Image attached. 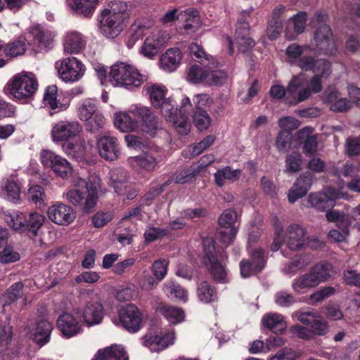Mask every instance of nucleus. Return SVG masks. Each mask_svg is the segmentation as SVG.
Returning a JSON list of instances; mask_svg holds the SVG:
<instances>
[{
  "label": "nucleus",
  "instance_id": "36",
  "mask_svg": "<svg viewBox=\"0 0 360 360\" xmlns=\"http://www.w3.org/2000/svg\"><path fill=\"white\" fill-rule=\"evenodd\" d=\"M311 184L312 179L310 174L301 175L289 191L288 195L289 202L293 203L304 196L310 188Z\"/></svg>",
  "mask_w": 360,
  "mask_h": 360
},
{
  "label": "nucleus",
  "instance_id": "37",
  "mask_svg": "<svg viewBox=\"0 0 360 360\" xmlns=\"http://www.w3.org/2000/svg\"><path fill=\"white\" fill-rule=\"evenodd\" d=\"M91 360H128V356L120 345H112L98 349Z\"/></svg>",
  "mask_w": 360,
  "mask_h": 360
},
{
  "label": "nucleus",
  "instance_id": "10",
  "mask_svg": "<svg viewBox=\"0 0 360 360\" xmlns=\"http://www.w3.org/2000/svg\"><path fill=\"white\" fill-rule=\"evenodd\" d=\"M77 115L81 121L85 122L86 130L91 132L103 128L105 123V117L91 99L83 100L77 103Z\"/></svg>",
  "mask_w": 360,
  "mask_h": 360
},
{
  "label": "nucleus",
  "instance_id": "32",
  "mask_svg": "<svg viewBox=\"0 0 360 360\" xmlns=\"http://www.w3.org/2000/svg\"><path fill=\"white\" fill-rule=\"evenodd\" d=\"M129 176L123 167H114L109 172V185L117 195H123L129 187Z\"/></svg>",
  "mask_w": 360,
  "mask_h": 360
},
{
  "label": "nucleus",
  "instance_id": "42",
  "mask_svg": "<svg viewBox=\"0 0 360 360\" xmlns=\"http://www.w3.org/2000/svg\"><path fill=\"white\" fill-rule=\"evenodd\" d=\"M180 20L184 22V29L189 34L195 32L201 26L198 12L193 8L181 11Z\"/></svg>",
  "mask_w": 360,
  "mask_h": 360
},
{
  "label": "nucleus",
  "instance_id": "43",
  "mask_svg": "<svg viewBox=\"0 0 360 360\" xmlns=\"http://www.w3.org/2000/svg\"><path fill=\"white\" fill-rule=\"evenodd\" d=\"M311 127H307L300 130L296 137L304 143V151L307 155L314 154L317 148V139L313 134Z\"/></svg>",
  "mask_w": 360,
  "mask_h": 360
},
{
  "label": "nucleus",
  "instance_id": "17",
  "mask_svg": "<svg viewBox=\"0 0 360 360\" xmlns=\"http://www.w3.org/2000/svg\"><path fill=\"white\" fill-rule=\"evenodd\" d=\"M82 131V126L76 120H63L53 124L51 137L54 143L70 141Z\"/></svg>",
  "mask_w": 360,
  "mask_h": 360
},
{
  "label": "nucleus",
  "instance_id": "27",
  "mask_svg": "<svg viewBox=\"0 0 360 360\" xmlns=\"http://www.w3.org/2000/svg\"><path fill=\"white\" fill-rule=\"evenodd\" d=\"M297 64L302 70H312L315 73L314 77H319L321 82V78L328 76L330 72V63L323 59L314 60L311 56H303L297 62Z\"/></svg>",
  "mask_w": 360,
  "mask_h": 360
},
{
  "label": "nucleus",
  "instance_id": "30",
  "mask_svg": "<svg viewBox=\"0 0 360 360\" xmlns=\"http://www.w3.org/2000/svg\"><path fill=\"white\" fill-rule=\"evenodd\" d=\"M265 265L264 252L257 249L251 254V262L241 261L240 263V275L248 278L255 273L259 272Z\"/></svg>",
  "mask_w": 360,
  "mask_h": 360
},
{
  "label": "nucleus",
  "instance_id": "35",
  "mask_svg": "<svg viewBox=\"0 0 360 360\" xmlns=\"http://www.w3.org/2000/svg\"><path fill=\"white\" fill-rule=\"evenodd\" d=\"M53 330V325L46 320H41L30 331L33 341L40 347L47 344Z\"/></svg>",
  "mask_w": 360,
  "mask_h": 360
},
{
  "label": "nucleus",
  "instance_id": "4",
  "mask_svg": "<svg viewBox=\"0 0 360 360\" xmlns=\"http://www.w3.org/2000/svg\"><path fill=\"white\" fill-rule=\"evenodd\" d=\"M110 82L113 86L124 87L129 90L139 88L147 81L143 75L133 65L127 62H117L110 67Z\"/></svg>",
  "mask_w": 360,
  "mask_h": 360
},
{
  "label": "nucleus",
  "instance_id": "29",
  "mask_svg": "<svg viewBox=\"0 0 360 360\" xmlns=\"http://www.w3.org/2000/svg\"><path fill=\"white\" fill-rule=\"evenodd\" d=\"M155 311L162 316L171 325L180 324L186 319L185 311L177 306L160 302L156 305Z\"/></svg>",
  "mask_w": 360,
  "mask_h": 360
},
{
  "label": "nucleus",
  "instance_id": "5",
  "mask_svg": "<svg viewBox=\"0 0 360 360\" xmlns=\"http://www.w3.org/2000/svg\"><path fill=\"white\" fill-rule=\"evenodd\" d=\"M38 80L31 72L22 71L13 75L4 87L6 94L19 101L31 98L38 89Z\"/></svg>",
  "mask_w": 360,
  "mask_h": 360
},
{
  "label": "nucleus",
  "instance_id": "31",
  "mask_svg": "<svg viewBox=\"0 0 360 360\" xmlns=\"http://www.w3.org/2000/svg\"><path fill=\"white\" fill-rule=\"evenodd\" d=\"M234 40L241 52H247L254 46L255 41L250 36V25L247 21L238 22Z\"/></svg>",
  "mask_w": 360,
  "mask_h": 360
},
{
  "label": "nucleus",
  "instance_id": "61",
  "mask_svg": "<svg viewBox=\"0 0 360 360\" xmlns=\"http://www.w3.org/2000/svg\"><path fill=\"white\" fill-rule=\"evenodd\" d=\"M143 345L151 352H160L164 350L160 336L152 333H148L143 338Z\"/></svg>",
  "mask_w": 360,
  "mask_h": 360
},
{
  "label": "nucleus",
  "instance_id": "51",
  "mask_svg": "<svg viewBox=\"0 0 360 360\" xmlns=\"http://www.w3.org/2000/svg\"><path fill=\"white\" fill-rule=\"evenodd\" d=\"M147 27L141 22H136L131 25L127 34L126 45L131 49L135 44L143 36H146Z\"/></svg>",
  "mask_w": 360,
  "mask_h": 360
},
{
  "label": "nucleus",
  "instance_id": "52",
  "mask_svg": "<svg viewBox=\"0 0 360 360\" xmlns=\"http://www.w3.org/2000/svg\"><path fill=\"white\" fill-rule=\"evenodd\" d=\"M215 141V137L212 135L207 136L202 141L198 143H195L188 147L187 150L183 151L185 158H192L200 155L205 150L212 146Z\"/></svg>",
  "mask_w": 360,
  "mask_h": 360
},
{
  "label": "nucleus",
  "instance_id": "18",
  "mask_svg": "<svg viewBox=\"0 0 360 360\" xmlns=\"http://www.w3.org/2000/svg\"><path fill=\"white\" fill-rule=\"evenodd\" d=\"M79 314L80 309H76L72 312H64L59 316L56 326L62 336L71 338L82 333V325L79 321Z\"/></svg>",
  "mask_w": 360,
  "mask_h": 360
},
{
  "label": "nucleus",
  "instance_id": "24",
  "mask_svg": "<svg viewBox=\"0 0 360 360\" xmlns=\"http://www.w3.org/2000/svg\"><path fill=\"white\" fill-rule=\"evenodd\" d=\"M103 317V306L97 298L86 302L83 311H80L79 314V319H82L83 322L87 326H92L101 323Z\"/></svg>",
  "mask_w": 360,
  "mask_h": 360
},
{
  "label": "nucleus",
  "instance_id": "26",
  "mask_svg": "<svg viewBox=\"0 0 360 360\" xmlns=\"http://www.w3.org/2000/svg\"><path fill=\"white\" fill-rule=\"evenodd\" d=\"M92 148L93 146L82 138L65 141L62 145L63 151L77 161L84 160L91 153Z\"/></svg>",
  "mask_w": 360,
  "mask_h": 360
},
{
  "label": "nucleus",
  "instance_id": "48",
  "mask_svg": "<svg viewBox=\"0 0 360 360\" xmlns=\"http://www.w3.org/2000/svg\"><path fill=\"white\" fill-rule=\"evenodd\" d=\"M197 297L200 302L208 304L217 300V293L209 282L202 281L197 287Z\"/></svg>",
  "mask_w": 360,
  "mask_h": 360
},
{
  "label": "nucleus",
  "instance_id": "34",
  "mask_svg": "<svg viewBox=\"0 0 360 360\" xmlns=\"http://www.w3.org/2000/svg\"><path fill=\"white\" fill-rule=\"evenodd\" d=\"M182 60V53L178 48L167 49L160 58V68L166 72H173L179 67Z\"/></svg>",
  "mask_w": 360,
  "mask_h": 360
},
{
  "label": "nucleus",
  "instance_id": "3",
  "mask_svg": "<svg viewBox=\"0 0 360 360\" xmlns=\"http://www.w3.org/2000/svg\"><path fill=\"white\" fill-rule=\"evenodd\" d=\"M99 186L100 179L96 176H92L88 182L78 177L73 181L72 187L66 192V200L79 207L82 212L90 213L97 204Z\"/></svg>",
  "mask_w": 360,
  "mask_h": 360
},
{
  "label": "nucleus",
  "instance_id": "28",
  "mask_svg": "<svg viewBox=\"0 0 360 360\" xmlns=\"http://www.w3.org/2000/svg\"><path fill=\"white\" fill-rule=\"evenodd\" d=\"M86 40L84 35L76 31L66 32L63 38V51L68 54H77L84 50Z\"/></svg>",
  "mask_w": 360,
  "mask_h": 360
},
{
  "label": "nucleus",
  "instance_id": "41",
  "mask_svg": "<svg viewBox=\"0 0 360 360\" xmlns=\"http://www.w3.org/2000/svg\"><path fill=\"white\" fill-rule=\"evenodd\" d=\"M262 323L274 333H282L287 328V323L282 314L269 313L263 316Z\"/></svg>",
  "mask_w": 360,
  "mask_h": 360
},
{
  "label": "nucleus",
  "instance_id": "9",
  "mask_svg": "<svg viewBox=\"0 0 360 360\" xmlns=\"http://www.w3.org/2000/svg\"><path fill=\"white\" fill-rule=\"evenodd\" d=\"M163 151L157 146H151L142 150L141 154L127 158L128 165L135 172H152L162 158Z\"/></svg>",
  "mask_w": 360,
  "mask_h": 360
},
{
  "label": "nucleus",
  "instance_id": "45",
  "mask_svg": "<svg viewBox=\"0 0 360 360\" xmlns=\"http://www.w3.org/2000/svg\"><path fill=\"white\" fill-rule=\"evenodd\" d=\"M163 292L171 300L183 303H186L188 300L187 290L173 281H168L165 283Z\"/></svg>",
  "mask_w": 360,
  "mask_h": 360
},
{
  "label": "nucleus",
  "instance_id": "44",
  "mask_svg": "<svg viewBox=\"0 0 360 360\" xmlns=\"http://www.w3.org/2000/svg\"><path fill=\"white\" fill-rule=\"evenodd\" d=\"M114 125L122 132L137 131V122L134 121L129 112L118 111L114 114Z\"/></svg>",
  "mask_w": 360,
  "mask_h": 360
},
{
  "label": "nucleus",
  "instance_id": "46",
  "mask_svg": "<svg viewBox=\"0 0 360 360\" xmlns=\"http://www.w3.org/2000/svg\"><path fill=\"white\" fill-rule=\"evenodd\" d=\"M241 170L239 169H232L231 167L226 166L218 169L214 174V182L218 186H223L226 184V181H237L241 176Z\"/></svg>",
  "mask_w": 360,
  "mask_h": 360
},
{
  "label": "nucleus",
  "instance_id": "55",
  "mask_svg": "<svg viewBox=\"0 0 360 360\" xmlns=\"http://www.w3.org/2000/svg\"><path fill=\"white\" fill-rule=\"evenodd\" d=\"M238 215L234 210L229 209L223 212L219 218L220 229L237 228L236 223Z\"/></svg>",
  "mask_w": 360,
  "mask_h": 360
},
{
  "label": "nucleus",
  "instance_id": "58",
  "mask_svg": "<svg viewBox=\"0 0 360 360\" xmlns=\"http://www.w3.org/2000/svg\"><path fill=\"white\" fill-rule=\"evenodd\" d=\"M217 64L215 60L214 65H208V74L205 80V84L207 85H218L224 82L227 78V75L222 70H211L210 68L214 67Z\"/></svg>",
  "mask_w": 360,
  "mask_h": 360
},
{
  "label": "nucleus",
  "instance_id": "11",
  "mask_svg": "<svg viewBox=\"0 0 360 360\" xmlns=\"http://www.w3.org/2000/svg\"><path fill=\"white\" fill-rule=\"evenodd\" d=\"M55 68L60 79L66 83L79 81L86 72L85 65L75 57H67L57 60Z\"/></svg>",
  "mask_w": 360,
  "mask_h": 360
},
{
  "label": "nucleus",
  "instance_id": "13",
  "mask_svg": "<svg viewBox=\"0 0 360 360\" xmlns=\"http://www.w3.org/2000/svg\"><path fill=\"white\" fill-rule=\"evenodd\" d=\"M56 34L38 25L31 26L24 34V39L29 46L39 51L50 49L53 46Z\"/></svg>",
  "mask_w": 360,
  "mask_h": 360
},
{
  "label": "nucleus",
  "instance_id": "12",
  "mask_svg": "<svg viewBox=\"0 0 360 360\" xmlns=\"http://www.w3.org/2000/svg\"><path fill=\"white\" fill-rule=\"evenodd\" d=\"M39 159L45 168L51 169L57 176L61 179H66L73 173L70 162L52 150H41Z\"/></svg>",
  "mask_w": 360,
  "mask_h": 360
},
{
  "label": "nucleus",
  "instance_id": "38",
  "mask_svg": "<svg viewBox=\"0 0 360 360\" xmlns=\"http://www.w3.org/2000/svg\"><path fill=\"white\" fill-rule=\"evenodd\" d=\"M101 12L116 18L126 23L129 18L128 5L122 1L115 0L110 1Z\"/></svg>",
  "mask_w": 360,
  "mask_h": 360
},
{
  "label": "nucleus",
  "instance_id": "62",
  "mask_svg": "<svg viewBox=\"0 0 360 360\" xmlns=\"http://www.w3.org/2000/svg\"><path fill=\"white\" fill-rule=\"evenodd\" d=\"M193 119L194 124L200 131L207 129L210 125V117L205 110L194 111Z\"/></svg>",
  "mask_w": 360,
  "mask_h": 360
},
{
  "label": "nucleus",
  "instance_id": "1",
  "mask_svg": "<svg viewBox=\"0 0 360 360\" xmlns=\"http://www.w3.org/2000/svg\"><path fill=\"white\" fill-rule=\"evenodd\" d=\"M149 95L151 104L156 108H160V112L167 122L172 123L178 134L186 135L190 131L191 124L188 121V115L192 103L188 96L184 97L181 101L179 109L174 108V101L167 98V88L158 84H153L146 88Z\"/></svg>",
  "mask_w": 360,
  "mask_h": 360
},
{
  "label": "nucleus",
  "instance_id": "64",
  "mask_svg": "<svg viewBox=\"0 0 360 360\" xmlns=\"http://www.w3.org/2000/svg\"><path fill=\"white\" fill-rule=\"evenodd\" d=\"M299 352L289 347L278 350L269 360H297L300 357Z\"/></svg>",
  "mask_w": 360,
  "mask_h": 360
},
{
  "label": "nucleus",
  "instance_id": "56",
  "mask_svg": "<svg viewBox=\"0 0 360 360\" xmlns=\"http://www.w3.org/2000/svg\"><path fill=\"white\" fill-rule=\"evenodd\" d=\"M196 175L197 173L191 166L188 169L174 173L165 184L168 185L172 181L176 184H186L191 181Z\"/></svg>",
  "mask_w": 360,
  "mask_h": 360
},
{
  "label": "nucleus",
  "instance_id": "60",
  "mask_svg": "<svg viewBox=\"0 0 360 360\" xmlns=\"http://www.w3.org/2000/svg\"><path fill=\"white\" fill-rule=\"evenodd\" d=\"M169 262L165 259L155 260L152 265V272L158 281L165 278L167 274Z\"/></svg>",
  "mask_w": 360,
  "mask_h": 360
},
{
  "label": "nucleus",
  "instance_id": "53",
  "mask_svg": "<svg viewBox=\"0 0 360 360\" xmlns=\"http://www.w3.org/2000/svg\"><path fill=\"white\" fill-rule=\"evenodd\" d=\"M23 285L18 282L12 285L1 297L3 311H6V307L17 300L22 295Z\"/></svg>",
  "mask_w": 360,
  "mask_h": 360
},
{
  "label": "nucleus",
  "instance_id": "15",
  "mask_svg": "<svg viewBox=\"0 0 360 360\" xmlns=\"http://www.w3.org/2000/svg\"><path fill=\"white\" fill-rule=\"evenodd\" d=\"M129 112L134 117V121L137 122V131L154 135L158 128V117L151 111L149 107L141 104H135L129 109Z\"/></svg>",
  "mask_w": 360,
  "mask_h": 360
},
{
  "label": "nucleus",
  "instance_id": "14",
  "mask_svg": "<svg viewBox=\"0 0 360 360\" xmlns=\"http://www.w3.org/2000/svg\"><path fill=\"white\" fill-rule=\"evenodd\" d=\"M169 39L170 36L166 31L151 32L146 36L139 49V53L148 59L153 60L167 44Z\"/></svg>",
  "mask_w": 360,
  "mask_h": 360
},
{
  "label": "nucleus",
  "instance_id": "39",
  "mask_svg": "<svg viewBox=\"0 0 360 360\" xmlns=\"http://www.w3.org/2000/svg\"><path fill=\"white\" fill-rule=\"evenodd\" d=\"M99 0H67L68 8L75 13L91 17L94 13Z\"/></svg>",
  "mask_w": 360,
  "mask_h": 360
},
{
  "label": "nucleus",
  "instance_id": "57",
  "mask_svg": "<svg viewBox=\"0 0 360 360\" xmlns=\"http://www.w3.org/2000/svg\"><path fill=\"white\" fill-rule=\"evenodd\" d=\"M24 41L25 40L23 35L18 39L8 44L4 49L6 55L11 57L22 55L25 51V44Z\"/></svg>",
  "mask_w": 360,
  "mask_h": 360
},
{
  "label": "nucleus",
  "instance_id": "50",
  "mask_svg": "<svg viewBox=\"0 0 360 360\" xmlns=\"http://www.w3.org/2000/svg\"><path fill=\"white\" fill-rule=\"evenodd\" d=\"M21 188L19 184L13 179L6 180L1 186V196L10 201L20 198Z\"/></svg>",
  "mask_w": 360,
  "mask_h": 360
},
{
  "label": "nucleus",
  "instance_id": "22",
  "mask_svg": "<svg viewBox=\"0 0 360 360\" xmlns=\"http://www.w3.org/2000/svg\"><path fill=\"white\" fill-rule=\"evenodd\" d=\"M120 321L124 328L136 333L142 327L143 314L134 304H128L120 312Z\"/></svg>",
  "mask_w": 360,
  "mask_h": 360
},
{
  "label": "nucleus",
  "instance_id": "6",
  "mask_svg": "<svg viewBox=\"0 0 360 360\" xmlns=\"http://www.w3.org/2000/svg\"><path fill=\"white\" fill-rule=\"evenodd\" d=\"M205 250L204 264L214 279L219 282L226 281L227 271L224 262L227 259V255L221 248H217L214 240L211 238H205L203 240Z\"/></svg>",
  "mask_w": 360,
  "mask_h": 360
},
{
  "label": "nucleus",
  "instance_id": "33",
  "mask_svg": "<svg viewBox=\"0 0 360 360\" xmlns=\"http://www.w3.org/2000/svg\"><path fill=\"white\" fill-rule=\"evenodd\" d=\"M322 100L333 111L345 112L351 107L350 103L346 98H341L334 89H326L323 94Z\"/></svg>",
  "mask_w": 360,
  "mask_h": 360
},
{
  "label": "nucleus",
  "instance_id": "8",
  "mask_svg": "<svg viewBox=\"0 0 360 360\" xmlns=\"http://www.w3.org/2000/svg\"><path fill=\"white\" fill-rule=\"evenodd\" d=\"M305 235V230L298 224L288 226L284 233L277 229L271 250L274 252L278 250L283 243L290 250H299L306 243Z\"/></svg>",
  "mask_w": 360,
  "mask_h": 360
},
{
  "label": "nucleus",
  "instance_id": "49",
  "mask_svg": "<svg viewBox=\"0 0 360 360\" xmlns=\"http://www.w3.org/2000/svg\"><path fill=\"white\" fill-rule=\"evenodd\" d=\"M208 70L207 63L192 65L188 71L187 80L193 84L202 83L205 84Z\"/></svg>",
  "mask_w": 360,
  "mask_h": 360
},
{
  "label": "nucleus",
  "instance_id": "20",
  "mask_svg": "<svg viewBox=\"0 0 360 360\" xmlns=\"http://www.w3.org/2000/svg\"><path fill=\"white\" fill-rule=\"evenodd\" d=\"M294 319L309 327L313 335H324L329 330V326L322 316L316 311L296 312L292 315Z\"/></svg>",
  "mask_w": 360,
  "mask_h": 360
},
{
  "label": "nucleus",
  "instance_id": "25",
  "mask_svg": "<svg viewBox=\"0 0 360 360\" xmlns=\"http://www.w3.org/2000/svg\"><path fill=\"white\" fill-rule=\"evenodd\" d=\"M47 215L52 222L62 226L71 224L76 218V213L72 207L62 202L49 207Z\"/></svg>",
  "mask_w": 360,
  "mask_h": 360
},
{
  "label": "nucleus",
  "instance_id": "7",
  "mask_svg": "<svg viewBox=\"0 0 360 360\" xmlns=\"http://www.w3.org/2000/svg\"><path fill=\"white\" fill-rule=\"evenodd\" d=\"M332 274L331 264L326 262L317 264L308 273L295 278L292 283V288L296 293L304 294L327 281Z\"/></svg>",
  "mask_w": 360,
  "mask_h": 360
},
{
  "label": "nucleus",
  "instance_id": "2",
  "mask_svg": "<svg viewBox=\"0 0 360 360\" xmlns=\"http://www.w3.org/2000/svg\"><path fill=\"white\" fill-rule=\"evenodd\" d=\"M322 89L319 77H313L308 82L303 74L295 75L288 82L287 88L279 84L273 85L269 94L273 98H285V103L295 105L307 98L312 94H316Z\"/></svg>",
  "mask_w": 360,
  "mask_h": 360
},
{
  "label": "nucleus",
  "instance_id": "40",
  "mask_svg": "<svg viewBox=\"0 0 360 360\" xmlns=\"http://www.w3.org/2000/svg\"><path fill=\"white\" fill-rule=\"evenodd\" d=\"M57 86L55 85L49 86L44 94V105L51 108L53 112H59L65 110L70 105L68 101L60 102L57 99Z\"/></svg>",
  "mask_w": 360,
  "mask_h": 360
},
{
  "label": "nucleus",
  "instance_id": "63",
  "mask_svg": "<svg viewBox=\"0 0 360 360\" xmlns=\"http://www.w3.org/2000/svg\"><path fill=\"white\" fill-rule=\"evenodd\" d=\"M114 217L112 211H98L92 217V223L96 228H102L108 224Z\"/></svg>",
  "mask_w": 360,
  "mask_h": 360
},
{
  "label": "nucleus",
  "instance_id": "47",
  "mask_svg": "<svg viewBox=\"0 0 360 360\" xmlns=\"http://www.w3.org/2000/svg\"><path fill=\"white\" fill-rule=\"evenodd\" d=\"M5 222L13 229L24 231L27 229V219L24 214L18 212H6L4 214Z\"/></svg>",
  "mask_w": 360,
  "mask_h": 360
},
{
  "label": "nucleus",
  "instance_id": "19",
  "mask_svg": "<svg viewBox=\"0 0 360 360\" xmlns=\"http://www.w3.org/2000/svg\"><path fill=\"white\" fill-rule=\"evenodd\" d=\"M311 44L314 49L324 54H333L336 51L333 34L328 25L322 24L314 30Z\"/></svg>",
  "mask_w": 360,
  "mask_h": 360
},
{
  "label": "nucleus",
  "instance_id": "16",
  "mask_svg": "<svg viewBox=\"0 0 360 360\" xmlns=\"http://www.w3.org/2000/svg\"><path fill=\"white\" fill-rule=\"evenodd\" d=\"M342 188L343 186H340V190L337 191L334 188H328L327 193H312L309 195L308 202L310 207L316 210L324 211L328 208L334 207L335 200L340 198L347 199L349 198L348 194L342 191Z\"/></svg>",
  "mask_w": 360,
  "mask_h": 360
},
{
  "label": "nucleus",
  "instance_id": "21",
  "mask_svg": "<svg viewBox=\"0 0 360 360\" xmlns=\"http://www.w3.org/2000/svg\"><path fill=\"white\" fill-rule=\"evenodd\" d=\"M96 146L100 156L106 161H115L120 156V143L118 139L115 136H97Z\"/></svg>",
  "mask_w": 360,
  "mask_h": 360
},
{
  "label": "nucleus",
  "instance_id": "54",
  "mask_svg": "<svg viewBox=\"0 0 360 360\" xmlns=\"http://www.w3.org/2000/svg\"><path fill=\"white\" fill-rule=\"evenodd\" d=\"M191 56L198 60L201 65L207 63V65L215 64V58L207 54L202 47L196 43H193L189 46Z\"/></svg>",
  "mask_w": 360,
  "mask_h": 360
},
{
  "label": "nucleus",
  "instance_id": "23",
  "mask_svg": "<svg viewBox=\"0 0 360 360\" xmlns=\"http://www.w3.org/2000/svg\"><path fill=\"white\" fill-rule=\"evenodd\" d=\"M126 25V22L101 12L98 29L101 34L105 38H116L123 32Z\"/></svg>",
  "mask_w": 360,
  "mask_h": 360
},
{
  "label": "nucleus",
  "instance_id": "59",
  "mask_svg": "<svg viewBox=\"0 0 360 360\" xmlns=\"http://www.w3.org/2000/svg\"><path fill=\"white\" fill-rule=\"evenodd\" d=\"M169 233L168 229H161L154 226H148L143 233V238L146 243H152L156 240L162 238Z\"/></svg>",
  "mask_w": 360,
  "mask_h": 360
}]
</instances>
